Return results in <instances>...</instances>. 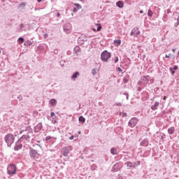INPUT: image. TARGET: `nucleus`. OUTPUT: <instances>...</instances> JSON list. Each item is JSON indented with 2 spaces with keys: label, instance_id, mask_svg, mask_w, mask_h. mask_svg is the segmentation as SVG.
I'll return each mask as SVG.
<instances>
[{
  "label": "nucleus",
  "instance_id": "19",
  "mask_svg": "<svg viewBox=\"0 0 179 179\" xmlns=\"http://www.w3.org/2000/svg\"><path fill=\"white\" fill-rule=\"evenodd\" d=\"M128 80H129V76L124 77L123 79L124 83H128Z\"/></svg>",
  "mask_w": 179,
  "mask_h": 179
},
{
  "label": "nucleus",
  "instance_id": "22",
  "mask_svg": "<svg viewBox=\"0 0 179 179\" xmlns=\"http://www.w3.org/2000/svg\"><path fill=\"white\" fill-rule=\"evenodd\" d=\"M75 6H76L77 9H82V6H80L79 3H75Z\"/></svg>",
  "mask_w": 179,
  "mask_h": 179
},
{
  "label": "nucleus",
  "instance_id": "25",
  "mask_svg": "<svg viewBox=\"0 0 179 179\" xmlns=\"http://www.w3.org/2000/svg\"><path fill=\"white\" fill-rule=\"evenodd\" d=\"M50 139H51V136H46L45 141H50Z\"/></svg>",
  "mask_w": 179,
  "mask_h": 179
},
{
  "label": "nucleus",
  "instance_id": "41",
  "mask_svg": "<svg viewBox=\"0 0 179 179\" xmlns=\"http://www.w3.org/2000/svg\"><path fill=\"white\" fill-rule=\"evenodd\" d=\"M45 37H47V34H45Z\"/></svg>",
  "mask_w": 179,
  "mask_h": 179
},
{
  "label": "nucleus",
  "instance_id": "34",
  "mask_svg": "<svg viewBox=\"0 0 179 179\" xmlns=\"http://www.w3.org/2000/svg\"><path fill=\"white\" fill-rule=\"evenodd\" d=\"M57 17H59V16H61V14L59 13H57Z\"/></svg>",
  "mask_w": 179,
  "mask_h": 179
},
{
  "label": "nucleus",
  "instance_id": "30",
  "mask_svg": "<svg viewBox=\"0 0 179 179\" xmlns=\"http://www.w3.org/2000/svg\"><path fill=\"white\" fill-rule=\"evenodd\" d=\"M127 166H129V167L132 166V164H131L130 162H127Z\"/></svg>",
  "mask_w": 179,
  "mask_h": 179
},
{
  "label": "nucleus",
  "instance_id": "16",
  "mask_svg": "<svg viewBox=\"0 0 179 179\" xmlns=\"http://www.w3.org/2000/svg\"><path fill=\"white\" fill-rule=\"evenodd\" d=\"M18 43L19 44H23V43H24V38L20 37L18 38Z\"/></svg>",
  "mask_w": 179,
  "mask_h": 179
},
{
  "label": "nucleus",
  "instance_id": "29",
  "mask_svg": "<svg viewBox=\"0 0 179 179\" xmlns=\"http://www.w3.org/2000/svg\"><path fill=\"white\" fill-rule=\"evenodd\" d=\"M51 117H55V113L54 112H52L50 113Z\"/></svg>",
  "mask_w": 179,
  "mask_h": 179
},
{
  "label": "nucleus",
  "instance_id": "2",
  "mask_svg": "<svg viewBox=\"0 0 179 179\" xmlns=\"http://www.w3.org/2000/svg\"><path fill=\"white\" fill-rule=\"evenodd\" d=\"M5 142L8 146H10L15 142V137L12 134H8L5 136Z\"/></svg>",
  "mask_w": 179,
  "mask_h": 179
},
{
  "label": "nucleus",
  "instance_id": "10",
  "mask_svg": "<svg viewBox=\"0 0 179 179\" xmlns=\"http://www.w3.org/2000/svg\"><path fill=\"white\" fill-rule=\"evenodd\" d=\"M114 44L115 47H118L119 45H121V40H115Z\"/></svg>",
  "mask_w": 179,
  "mask_h": 179
},
{
  "label": "nucleus",
  "instance_id": "12",
  "mask_svg": "<svg viewBox=\"0 0 179 179\" xmlns=\"http://www.w3.org/2000/svg\"><path fill=\"white\" fill-rule=\"evenodd\" d=\"M174 131H175V129L174 127H171L168 129V132L169 134H170L171 135H173V134H174Z\"/></svg>",
  "mask_w": 179,
  "mask_h": 179
},
{
  "label": "nucleus",
  "instance_id": "40",
  "mask_svg": "<svg viewBox=\"0 0 179 179\" xmlns=\"http://www.w3.org/2000/svg\"><path fill=\"white\" fill-rule=\"evenodd\" d=\"M123 115H127V114H125V113H123Z\"/></svg>",
  "mask_w": 179,
  "mask_h": 179
},
{
  "label": "nucleus",
  "instance_id": "20",
  "mask_svg": "<svg viewBox=\"0 0 179 179\" xmlns=\"http://www.w3.org/2000/svg\"><path fill=\"white\" fill-rule=\"evenodd\" d=\"M148 16H150V17L153 16V12L151 11V10H148Z\"/></svg>",
  "mask_w": 179,
  "mask_h": 179
},
{
  "label": "nucleus",
  "instance_id": "36",
  "mask_svg": "<svg viewBox=\"0 0 179 179\" xmlns=\"http://www.w3.org/2000/svg\"><path fill=\"white\" fill-rule=\"evenodd\" d=\"M173 52H176V49L172 50Z\"/></svg>",
  "mask_w": 179,
  "mask_h": 179
},
{
  "label": "nucleus",
  "instance_id": "32",
  "mask_svg": "<svg viewBox=\"0 0 179 179\" xmlns=\"http://www.w3.org/2000/svg\"><path fill=\"white\" fill-rule=\"evenodd\" d=\"M77 10H78V9H76V8H74L73 9V12H77Z\"/></svg>",
  "mask_w": 179,
  "mask_h": 179
},
{
  "label": "nucleus",
  "instance_id": "11",
  "mask_svg": "<svg viewBox=\"0 0 179 179\" xmlns=\"http://www.w3.org/2000/svg\"><path fill=\"white\" fill-rule=\"evenodd\" d=\"M78 121H80V122H82L83 124H84V122H86V119H85V117L83 116H80L78 118Z\"/></svg>",
  "mask_w": 179,
  "mask_h": 179
},
{
  "label": "nucleus",
  "instance_id": "8",
  "mask_svg": "<svg viewBox=\"0 0 179 179\" xmlns=\"http://www.w3.org/2000/svg\"><path fill=\"white\" fill-rule=\"evenodd\" d=\"M79 72L76 71V73H74L71 77V79L73 80H75V79H76L78 78V76H79Z\"/></svg>",
  "mask_w": 179,
  "mask_h": 179
},
{
  "label": "nucleus",
  "instance_id": "28",
  "mask_svg": "<svg viewBox=\"0 0 179 179\" xmlns=\"http://www.w3.org/2000/svg\"><path fill=\"white\" fill-rule=\"evenodd\" d=\"M173 69H174V71H177L178 69V66H174Z\"/></svg>",
  "mask_w": 179,
  "mask_h": 179
},
{
  "label": "nucleus",
  "instance_id": "4",
  "mask_svg": "<svg viewBox=\"0 0 179 179\" xmlns=\"http://www.w3.org/2000/svg\"><path fill=\"white\" fill-rule=\"evenodd\" d=\"M136 124H138V119L135 117L131 118L129 122V125L131 127V128H134Z\"/></svg>",
  "mask_w": 179,
  "mask_h": 179
},
{
  "label": "nucleus",
  "instance_id": "37",
  "mask_svg": "<svg viewBox=\"0 0 179 179\" xmlns=\"http://www.w3.org/2000/svg\"><path fill=\"white\" fill-rule=\"evenodd\" d=\"M140 13H143V10H140Z\"/></svg>",
  "mask_w": 179,
  "mask_h": 179
},
{
  "label": "nucleus",
  "instance_id": "33",
  "mask_svg": "<svg viewBox=\"0 0 179 179\" xmlns=\"http://www.w3.org/2000/svg\"><path fill=\"white\" fill-rule=\"evenodd\" d=\"M70 141H72L73 139V136H71L70 138H69Z\"/></svg>",
  "mask_w": 179,
  "mask_h": 179
},
{
  "label": "nucleus",
  "instance_id": "42",
  "mask_svg": "<svg viewBox=\"0 0 179 179\" xmlns=\"http://www.w3.org/2000/svg\"><path fill=\"white\" fill-rule=\"evenodd\" d=\"M80 1H83V0H80Z\"/></svg>",
  "mask_w": 179,
  "mask_h": 179
},
{
  "label": "nucleus",
  "instance_id": "6",
  "mask_svg": "<svg viewBox=\"0 0 179 179\" xmlns=\"http://www.w3.org/2000/svg\"><path fill=\"white\" fill-rule=\"evenodd\" d=\"M69 155V148H63V155L66 157Z\"/></svg>",
  "mask_w": 179,
  "mask_h": 179
},
{
  "label": "nucleus",
  "instance_id": "9",
  "mask_svg": "<svg viewBox=\"0 0 179 179\" xmlns=\"http://www.w3.org/2000/svg\"><path fill=\"white\" fill-rule=\"evenodd\" d=\"M116 5L118 6V8H124V2L122 1H117Z\"/></svg>",
  "mask_w": 179,
  "mask_h": 179
},
{
  "label": "nucleus",
  "instance_id": "3",
  "mask_svg": "<svg viewBox=\"0 0 179 179\" xmlns=\"http://www.w3.org/2000/svg\"><path fill=\"white\" fill-rule=\"evenodd\" d=\"M7 173L9 175L16 174V166L15 164H10L7 168Z\"/></svg>",
  "mask_w": 179,
  "mask_h": 179
},
{
  "label": "nucleus",
  "instance_id": "14",
  "mask_svg": "<svg viewBox=\"0 0 179 179\" xmlns=\"http://www.w3.org/2000/svg\"><path fill=\"white\" fill-rule=\"evenodd\" d=\"M31 42L30 41H27L24 43V45H25L26 47H29L30 45H31Z\"/></svg>",
  "mask_w": 179,
  "mask_h": 179
},
{
  "label": "nucleus",
  "instance_id": "23",
  "mask_svg": "<svg viewBox=\"0 0 179 179\" xmlns=\"http://www.w3.org/2000/svg\"><path fill=\"white\" fill-rule=\"evenodd\" d=\"M92 73H93L94 75H96V73H97V71H96V69H92Z\"/></svg>",
  "mask_w": 179,
  "mask_h": 179
},
{
  "label": "nucleus",
  "instance_id": "35",
  "mask_svg": "<svg viewBox=\"0 0 179 179\" xmlns=\"http://www.w3.org/2000/svg\"><path fill=\"white\" fill-rule=\"evenodd\" d=\"M165 57H166V58H170V56H169L167 55H166Z\"/></svg>",
  "mask_w": 179,
  "mask_h": 179
},
{
  "label": "nucleus",
  "instance_id": "31",
  "mask_svg": "<svg viewBox=\"0 0 179 179\" xmlns=\"http://www.w3.org/2000/svg\"><path fill=\"white\" fill-rule=\"evenodd\" d=\"M117 71L119 72H122V69L121 68H120V67L117 68Z\"/></svg>",
  "mask_w": 179,
  "mask_h": 179
},
{
  "label": "nucleus",
  "instance_id": "7",
  "mask_svg": "<svg viewBox=\"0 0 179 179\" xmlns=\"http://www.w3.org/2000/svg\"><path fill=\"white\" fill-rule=\"evenodd\" d=\"M95 26H96L97 29L96 28L92 29L93 31H100V30H101V24H95Z\"/></svg>",
  "mask_w": 179,
  "mask_h": 179
},
{
  "label": "nucleus",
  "instance_id": "15",
  "mask_svg": "<svg viewBox=\"0 0 179 179\" xmlns=\"http://www.w3.org/2000/svg\"><path fill=\"white\" fill-rule=\"evenodd\" d=\"M159 106V102H155L153 106H151L152 110H155L156 107Z\"/></svg>",
  "mask_w": 179,
  "mask_h": 179
},
{
  "label": "nucleus",
  "instance_id": "38",
  "mask_svg": "<svg viewBox=\"0 0 179 179\" xmlns=\"http://www.w3.org/2000/svg\"><path fill=\"white\" fill-rule=\"evenodd\" d=\"M41 1H43V0H38V2H41Z\"/></svg>",
  "mask_w": 179,
  "mask_h": 179
},
{
  "label": "nucleus",
  "instance_id": "21",
  "mask_svg": "<svg viewBox=\"0 0 179 179\" xmlns=\"http://www.w3.org/2000/svg\"><path fill=\"white\" fill-rule=\"evenodd\" d=\"M15 150H19V149H22V145H16L15 148H14Z\"/></svg>",
  "mask_w": 179,
  "mask_h": 179
},
{
  "label": "nucleus",
  "instance_id": "27",
  "mask_svg": "<svg viewBox=\"0 0 179 179\" xmlns=\"http://www.w3.org/2000/svg\"><path fill=\"white\" fill-rule=\"evenodd\" d=\"M118 62V57H115V59H114V62L115 64H117V62Z\"/></svg>",
  "mask_w": 179,
  "mask_h": 179
},
{
  "label": "nucleus",
  "instance_id": "26",
  "mask_svg": "<svg viewBox=\"0 0 179 179\" xmlns=\"http://www.w3.org/2000/svg\"><path fill=\"white\" fill-rule=\"evenodd\" d=\"M25 6H26V4L24 3L20 4V6L22 7V8H24Z\"/></svg>",
  "mask_w": 179,
  "mask_h": 179
},
{
  "label": "nucleus",
  "instance_id": "24",
  "mask_svg": "<svg viewBox=\"0 0 179 179\" xmlns=\"http://www.w3.org/2000/svg\"><path fill=\"white\" fill-rule=\"evenodd\" d=\"M170 71H171L172 75H174V73H176V71H174V70H173V68H171Z\"/></svg>",
  "mask_w": 179,
  "mask_h": 179
},
{
  "label": "nucleus",
  "instance_id": "13",
  "mask_svg": "<svg viewBox=\"0 0 179 179\" xmlns=\"http://www.w3.org/2000/svg\"><path fill=\"white\" fill-rule=\"evenodd\" d=\"M50 104L52 105V106H55L57 104V100L51 99L50 101Z\"/></svg>",
  "mask_w": 179,
  "mask_h": 179
},
{
  "label": "nucleus",
  "instance_id": "18",
  "mask_svg": "<svg viewBox=\"0 0 179 179\" xmlns=\"http://www.w3.org/2000/svg\"><path fill=\"white\" fill-rule=\"evenodd\" d=\"M149 79H150V77L149 76H147L146 77H143V82H148Z\"/></svg>",
  "mask_w": 179,
  "mask_h": 179
},
{
  "label": "nucleus",
  "instance_id": "1",
  "mask_svg": "<svg viewBox=\"0 0 179 179\" xmlns=\"http://www.w3.org/2000/svg\"><path fill=\"white\" fill-rule=\"evenodd\" d=\"M110 58H111V53L107 52V50H104L101 55V59L103 62H107Z\"/></svg>",
  "mask_w": 179,
  "mask_h": 179
},
{
  "label": "nucleus",
  "instance_id": "17",
  "mask_svg": "<svg viewBox=\"0 0 179 179\" xmlns=\"http://www.w3.org/2000/svg\"><path fill=\"white\" fill-rule=\"evenodd\" d=\"M110 153H111L112 155H117V149H115V148H112V149L110 150Z\"/></svg>",
  "mask_w": 179,
  "mask_h": 179
},
{
  "label": "nucleus",
  "instance_id": "39",
  "mask_svg": "<svg viewBox=\"0 0 179 179\" xmlns=\"http://www.w3.org/2000/svg\"><path fill=\"white\" fill-rule=\"evenodd\" d=\"M164 100H166V96H164Z\"/></svg>",
  "mask_w": 179,
  "mask_h": 179
},
{
  "label": "nucleus",
  "instance_id": "5",
  "mask_svg": "<svg viewBox=\"0 0 179 179\" xmlns=\"http://www.w3.org/2000/svg\"><path fill=\"white\" fill-rule=\"evenodd\" d=\"M141 34V31L138 28H134L131 32V36H139Z\"/></svg>",
  "mask_w": 179,
  "mask_h": 179
}]
</instances>
